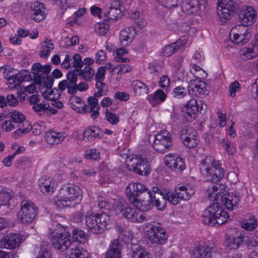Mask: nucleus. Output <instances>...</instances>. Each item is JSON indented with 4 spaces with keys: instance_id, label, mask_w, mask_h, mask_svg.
<instances>
[{
    "instance_id": "e2e57ef3",
    "label": "nucleus",
    "mask_w": 258,
    "mask_h": 258,
    "mask_svg": "<svg viewBox=\"0 0 258 258\" xmlns=\"http://www.w3.org/2000/svg\"><path fill=\"white\" fill-rule=\"evenodd\" d=\"M73 238L79 242H83L86 239L85 233L79 229H75L73 232Z\"/></svg>"
},
{
    "instance_id": "473e14b6",
    "label": "nucleus",
    "mask_w": 258,
    "mask_h": 258,
    "mask_svg": "<svg viewBox=\"0 0 258 258\" xmlns=\"http://www.w3.org/2000/svg\"><path fill=\"white\" fill-rule=\"evenodd\" d=\"M4 70V77L7 80V85L10 89H14L19 87L20 85V80L17 75L12 74V76H9L7 72L11 70V67L9 66H5L2 68Z\"/></svg>"
},
{
    "instance_id": "f3484780",
    "label": "nucleus",
    "mask_w": 258,
    "mask_h": 258,
    "mask_svg": "<svg viewBox=\"0 0 258 258\" xmlns=\"http://www.w3.org/2000/svg\"><path fill=\"white\" fill-rule=\"evenodd\" d=\"M165 165L172 170L181 172L185 168L183 159L175 154H168L164 157Z\"/></svg>"
},
{
    "instance_id": "f704fd0d",
    "label": "nucleus",
    "mask_w": 258,
    "mask_h": 258,
    "mask_svg": "<svg viewBox=\"0 0 258 258\" xmlns=\"http://www.w3.org/2000/svg\"><path fill=\"white\" fill-rule=\"evenodd\" d=\"M97 97L91 96L88 98V112L91 113V117L93 119H96L99 115L100 107Z\"/></svg>"
},
{
    "instance_id": "7ed1b4c3",
    "label": "nucleus",
    "mask_w": 258,
    "mask_h": 258,
    "mask_svg": "<svg viewBox=\"0 0 258 258\" xmlns=\"http://www.w3.org/2000/svg\"><path fill=\"white\" fill-rule=\"evenodd\" d=\"M203 221L212 226L222 225L229 219V215L219 203H214L207 207L203 213Z\"/></svg>"
},
{
    "instance_id": "bb28decb",
    "label": "nucleus",
    "mask_w": 258,
    "mask_h": 258,
    "mask_svg": "<svg viewBox=\"0 0 258 258\" xmlns=\"http://www.w3.org/2000/svg\"><path fill=\"white\" fill-rule=\"evenodd\" d=\"M202 0H185L182 5L181 10L186 15L197 12L201 6Z\"/></svg>"
},
{
    "instance_id": "58836bf2",
    "label": "nucleus",
    "mask_w": 258,
    "mask_h": 258,
    "mask_svg": "<svg viewBox=\"0 0 258 258\" xmlns=\"http://www.w3.org/2000/svg\"><path fill=\"white\" fill-rule=\"evenodd\" d=\"M98 201V205L99 209L103 211H114V208L116 207L115 202L120 201L119 200H114L113 199L109 201L103 197H99Z\"/></svg>"
},
{
    "instance_id": "13d9d810",
    "label": "nucleus",
    "mask_w": 258,
    "mask_h": 258,
    "mask_svg": "<svg viewBox=\"0 0 258 258\" xmlns=\"http://www.w3.org/2000/svg\"><path fill=\"white\" fill-rule=\"evenodd\" d=\"M100 152L95 149L87 150L85 153V157L88 159L97 160L100 158Z\"/></svg>"
},
{
    "instance_id": "412c9836",
    "label": "nucleus",
    "mask_w": 258,
    "mask_h": 258,
    "mask_svg": "<svg viewBox=\"0 0 258 258\" xmlns=\"http://www.w3.org/2000/svg\"><path fill=\"white\" fill-rule=\"evenodd\" d=\"M206 108V105L202 101H198L195 99H191L184 106L185 114L190 117H194L198 112L202 111Z\"/></svg>"
},
{
    "instance_id": "39448f33",
    "label": "nucleus",
    "mask_w": 258,
    "mask_h": 258,
    "mask_svg": "<svg viewBox=\"0 0 258 258\" xmlns=\"http://www.w3.org/2000/svg\"><path fill=\"white\" fill-rule=\"evenodd\" d=\"M50 233V241L55 249L64 251L71 245V235L61 225H57Z\"/></svg>"
},
{
    "instance_id": "393cba45",
    "label": "nucleus",
    "mask_w": 258,
    "mask_h": 258,
    "mask_svg": "<svg viewBox=\"0 0 258 258\" xmlns=\"http://www.w3.org/2000/svg\"><path fill=\"white\" fill-rule=\"evenodd\" d=\"M32 18L36 22H40L46 17L45 8L43 4L39 2H34L31 5Z\"/></svg>"
},
{
    "instance_id": "2f4dec72",
    "label": "nucleus",
    "mask_w": 258,
    "mask_h": 258,
    "mask_svg": "<svg viewBox=\"0 0 258 258\" xmlns=\"http://www.w3.org/2000/svg\"><path fill=\"white\" fill-rule=\"evenodd\" d=\"M244 240V236L241 233L235 236L227 235L225 237V245L229 249H236L240 246Z\"/></svg>"
},
{
    "instance_id": "09e8293b",
    "label": "nucleus",
    "mask_w": 258,
    "mask_h": 258,
    "mask_svg": "<svg viewBox=\"0 0 258 258\" xmlns=\"http://www.w3.org/2000/svg\"><path fill=\"white\" fill-rule=\"evenodd\" d=\"M105 15L112 20H116L122 16V10L119 9L105 8Z\"/></svg>"
},
{
    "instance_id": "5fc2aeb1",
    "label": "nucleus",
    "mask_w": 258,
    "mask_h": 258,
    "mask_svg": "<svg viewBox=\"0 0 258 258\" xmlns=\"http://www.w3.org/2000/svg\"><path fill=\"white\" fill-rule=\"evenodd\" d=\"M187 95L186 89L181 86L176 87L173 90L172 96L176 99H181Z\"/></svg>"
},
{
    "instance_id": "680f3d73",
    "label": "nucleus",
    "mask_w": 258,
    "mask_h": 258,
    "mask_svg": "<svg viewBox=\"0 0 258 258\" xmlns=\"http://www.w3.org/2000/svg\"><path fill=\"white\" fill-rule=\"evenodd\" d=\"M50 247L48 245H42L37 258H51Z\"/></svg>"
},
{
    "instance_id": "864d4df0",
    "label": "nucleus",
    "mask_w": 258,
    "mask_h": 258,
    "mask_svg": "<svg viewBox=\"0 0 258 258\" xmlns=\"http://www.w3.org/2000/svg\"><path fill=\"white\" fill-rule=\"evenodd\" d=\"M96 87L98 91L94 93L95 97H100L107 94L108 92V87L106 84L102 82H97L96 83Z\"/></svg>"
},
{
    "instance_id": "0e129e2a",
    "label": "nucleus",
    "mask_w": 258,
    "mask_h": 258,
    "mask_svg": "<svg viewBox=\"0 0 258 258\" xmlns=\"http://www.w3.org/2000/svg\"><path fill=\"white\" fill-rule=\"evenodd\" d=\"M179 0H157L158 3L168 9H172L177 6Z\"/></svg>"
},
{
    "instance_id": "7c9ffc66",
    "label": "nucleus",
    "mask_w": 258,
    "mask_h": 258,
    "mask_svg": "<svg viewBox=\"0 0 258 258\" xmlns=\"http://www.w3.org/2000/svg\"><path fill=\"white\" fill-rule=\"evenodd\" d=\"M166 98V94L161 89H157L147 97V100L153 106L158 105L164 102Z\"/></svg>"
},
{
    "instance_id": "ddd939ff",
    "label": "nucleus",
    "mask_w": 258,
    "mask_h": 258,
    "mask_svg": "<svg viewBox=\"0 0 258 258\" xmlns=\"http://www.w3.org/2000/svg\"><path fill=\"white\" fill-rule=\"evenodd\" d=\"M180 139L183 144L188 148L196 147L199 143L197 132L191 127L186 126L181 128Z\"/></svg>"
},
{
    "instance_id": "4c0bfd02",
    "label": "nucleus",
    "mask_w": 258,
    "mask_h": 258,
    "mask_svg": "<svg viewBox=\"0 0 258 258\" xmlns=\"http://www.w3.org/2000/svg\"><path fill=\"white\" fill-rule=\"evenodd\" d=\"M132 86L136 95L141 96L147 94L149 89L147 85L139 80H134L132 83Z\"/></svg>"
},
{
    "instance_id": "f257e3e1",
    "label": "nucleus",
    "mask_w": 258,
    "mask_h": 258,
    "mask_svg": "<svg viewBox=\"0 0 258 258\" xmlns=\"http://www.w3.org/2000/svg\"><path fill=\"white\" fill-rule=\"evenodd\" d=\"M83 198L82 189L77 185L67 183L61 186L53 200L58 209L73 208L79 205Z\"/></svg>"
},
{
    "instance_id": "37998d69",
    "label": "nucleus",
    "mask_w": 258,
    "mask_h": 258,
    "mask_svg": "<svg viewBox=\"0 0 258 258\" xmlns=\"http://www.w3.org/2000/svg\"><path fill=\"white\" fill-rule=\"evenodd\" d=\"M54 79L52 77L48 76L47 74L43 75L39 79L36 80L37 84H39L40 86H42V90L51 88L53 83Z\"/></svg>"
},
{
    "instance_id": "9b49d317",
    "label": "nucleus",
    "mask_w": 258,
    "mask_h": 258,
    "mask_svg": "<svg viewBox=\"0 0 258 258\" xmlns=\"http://www.w3.org/2000/svg\"><path fill=\"white\" fill-rule=\"evenodd\" d=\"M229 37L233 43L242 45L248 42L251 37V34L246 27L238 25L231 29Z\"/></svg>"
},
{
    "instance_id": "b1692460",
    "label": "nucleus",
    "mask_w": 258,
    "mask_h": 258,
    "mask_svg": "<svg viewBox=\"0 0 258 258\" xmlns=\"http://www.w3.org/2000/svg\"><path fill=\"white\" fill-rule=\"evenodd\" d=\"M66 137L67 134L64 132L50 130L45 133V140L48 144L54 145L62 142Z\"/></svg>"
},
{
    "instance_id": "f8f14e48",
    "label": "nucleus",
    "mask_w": 258,
    "mask_h": 258,
    "mask_svg": "<svg viewBox=\"0 0 258 258\" xmlns=\"http://www.w3.org/2000/svg\"><path fill=\"white\" fill-rule=\"evenodd\" d=\"M146 235L149 241L156 245L165 244L168 239L166 231L159 226H153L150 227L147 231Z\"/></svg>"
},
{
    "instance_id": "dca6fc26",
    "label": "nucleus",
    "mask_w": 258,
    "mask_h": 258,
    "mask_svg": "<svg viewBox=\"0 0 258 258\" xmlns=\"http://www.w3.org/2000/svg\"><path fill=\"white\" fill-rule=\"evenodd\" d=\"M188 93L192 96L201 97L208 94L209 89L207 84L200 80H193L189 82Z\"/></svg>"
},
{
    "instance_id": "69168bd1",
    "label": "nucleus",
    "mask_w": 258,
    "mask_h": 258,
    "mask_svg": "<svg viewBox=\"0 0 258 258\" xmlns=\"http://www.w3.org/2000/svg\"><path fill=\"white\" fill-rule=\"evenodd\" d=\"M87 9L85 8L80 9L74 13V22L80 24L81 22L83 16L86 14Z\"/></svg>"
},
{
    "instance_id": "603ef678",
    "label": "nucleus",
    "mask_w": 258,
    "mask_h": 258,
    "mask_svg": "<svg viewBox=\"0 0 258 258\" xmlns=\"http://www.w3.org/2000/svg\"><path fill=\"white\" fill-rule=\"evenodd\" d=\"M11 120L14 122L20 124L26 119L25 116L21 112L14 110L9 113Z\"/></svg>"
},
{
    "instance_id": "338daca9",
    "label": "nucleus",
    "mask_w": 258,
    "mask_h": 258,
    "mask_svg": "<svg viewBox=\"0 0 258 258\" xmlns=\"http://www.w3.org/2000/svg\"><path fill=\"white\" fill-rule=\"evenodd\" d=\"M176 50L177 49L173 43H172L164 47L162 50V54L166 57H168L172 55Z\"/></svg>"
},
{
    "instance_id": "bf43d9fd",
    "label": "nucleus",
    "mask_w": 258,
    "mask_h": 258,
    "mask_svg": "<svg viewBox=\"0 0 258 258\" xmlns=\"http://www.w3.org/2000/svg\"><path fill=\"white\" fill-rule=\"evenodd\" d=\"M95 32L100 35H104L108 30V26L103 23H97L95 25Z\"/></svg>"
},
{
    "instance_id": "6e6d98bb",
    "label": "nucleus",
    "mask_w": 258,
    "mask_h": 258,
    "mask_svg": "<svg viewBox=\"0 0 258 258\" xmlns=\"http://www.w3.org/2000/svg\"><path fill=\"white\" fill-rule=\"evenodd\" d=\"M95 72L90 67L86 66L83 70L80 72V75L83 79L88 81L92 79L94 76Z\"/></svg>"
},
{
    "instance_id": "a211bd4d",
    "label": "nucleus",
    "mask_w": 258,
    "mask_h": 258,
    "mask_svg": "<svg viewBox=\"0 0 258 258\" xmlns=\"http://www.w3.org/2000/svg\"><path fill=\"white\" fill-rule=\"evenodd\" d=\"M38 182L40 191L46 195H51L54 191L57 186L55 181L51 177L47 175L41 177L39 179Z\"/></svg>"
},
{
    "instance_id": "2eb2a0df",
    "label": "nucleus",
    "mask_w": 258,
    "mask_h": 258,
    "mask_svg": "<svg viewBox=\"0 0 258 258\" xmlns=\"http://www.w3.org/2000/svg\"><path fill=\"white\" fill-rule=\"evenodd\" d=\"M235 10L232 0H219L217 3V13L223 21L229 19Z\"/></svg>"
},
{
    "instance_id": "4be33fe9",
    "label": "nucleus",
    "mask_w": 258,
    "mask_h": 258,
    "mask_svg": "<svg viewBox=\"0 0 258 258\" xmlns=\"http://www.w3.org/2000/svg\"><path fill=\"white\" fill-rule=\"evenodd\" d=\"M137 34L136 28L134 27H125L122 29L119 34V41L121 45L126 46L131 43Z\"/></svg>"
},
{
    "instance_id": "423d86ee",
    "label": "nucleus",
    "mask_w": 258,
    "mask_h": 258,
    "mask_svg": "<svg viewBox=\"0 0 258 258\" xmlns=\"http://www.w3.org/2000/svg\"><path fill=\"white\" fill-rule=\"evenodd\" d=\"M116 207L114 211L117 214H121L132 222L142 223L146 220L144 214L139 209L132 208L127 203L121 200L115 202Z\"/></svg>"
},
{
    "instance_id": "ea45409f",
    "label": "nucleus",
    "mask_w": 258,
    "mask_h": 258,
    "mask_svg": "<svg viewBox=\"0 0 258 258\" xmlns=\"http://www.w3.org/2000/svg\"><path fill=\"white\" fill-rule=\"evenodd\" d=\"M120 245L117 240L112 242L106 253V258H120Z\"/></svg>"
},
{
    "instance_id": "c03bdc74",
    "label": "nucleus",
    "mask_w": 258,
    "mask_h": 258,
    "mask_svg": "<svg viewBox=\"0 0 258 258\" xmlns=\"http://www.w3.org/2000/svg\"><path fill=\"white\" fill-rule=\"evenodd\" d=\"M257 226V220L252 216H250L248 219L243 221L241 223L242 228L249 231L253 230Z\"/></svg>"
},
{
    "instance_id": "20e7f679",
    "label": "nucleus",
    "mask_w": 258,
    "mask_h": 258,
    "mask_svg": "<svg viewBox=\"0 0 258 258\" xmlns=\"http://www.w3.org/2000/svg\"><path fill=\"white\" fill-rule=\"evenodd\" d=\"M110 223L109 215L104 213H88L85 215V225L90 233L100 234Z\"/></svg>"
},
{
    "instance_id": "c85d7f7f",
    "label": "nucleus",
    "mask_w": 258,
    "mask_h": 258,
    "mask_svg": "<svg viewBox=\"0 0 258 258\" xmlns=\"http://www.w3.org/2000/svg\"><path fill=\"white\" fill-rule=\"evenodd\" d=\"M102 136V130L97 126H92L84 130L83 139L85 142H90L96 138H100Z\"/></svg>"
},
{
    "instance_id": "4d7b16f0",
    "label": "nucleus",
    "mask_w": 258,
    "mask_h": 258,
    "mask_svg": "<svg viewBox=\"0 0 258 258\" xmlns=\"http://www.w3.org/2000/svg\"><path fill=\"white\" fill-rule=\"evenodd\" d=\"M105 117L108 122L112 125H116L119 121V117L115 113L110 112L108 109L106 110Z\"/></svg>"
},
{
    "instance_id": "3c124183",
    "label": "nucleus",
    "mask_w": 258,
    "mask_h": 258,
    "mask_svg": "<svg viewBox=\"0 0 258 258\" xmlns=\"http://www.w3.org/2000/svg\"><path fill=\"white\" fill-rule=\"evenodd\" d=\"M240 55L242 59L247 60L255 57L256 53L251 48L243 47L240 49Z\"/></svg>"
},
{
    "instance_id": "79ce46f5",
    "label": "nucleus",
    "mask_w": 258,
    "mask_h": 258,
    "mask_svg": "<svg viewBox=\"0 0 258 258\" xmlns=\"http://www.w3.org/2000/svg\"><path fill=\"white\" fill-rule=\"evenodd\" d=\"M43 96L47 100L55 101L60 96L59 91L57 89H51V88L41 91Z\"/></svg>"
},
{
    "instance_id": "0eeeda50",
    "label": "nucleus",
    "mask_w": 258,
    "mask_h": 258,
    "mask_svg": "<svg viewBox=\"0 0 258 258\" xmlns=\"http://www.w3.org/2000/svg\"><path fill=\"white\" fill-rule=\"evenodd\" d=\"M153 192L154 193V201L155 206L159 210H163L166 205V201H168L170 203L176 205L178 203V200L180 199L176 195L170 192L168 189H165L161 191L158 188L153 187Z\"/></svg>"
},
{
    "instance_id": "6e6552de",
    "label": "nucleus",
    "mask_w": 258,
    "mask_h": 258,
    "mask_svg": "<svg viewBox=\"0 0 258 258\" xmlns=\"http://www.w3.org/2000/svg\"><path fill=\"white\" fill-rule=\"evenodd\" d=\"M37 212V207L32 202L23 200L21 203V210L17 214V220L23 224L33 222Z\"/></svg>"
},
{
    "instance_id": "4468645a",
    "label": "nucleus",
    "mask_w": 258,
    "mask_h": 258,
    "mask_svg": "<svg viewBox=\"0 0 258 258\" xmlns=\"http://www.w3.org/2000/svg\"><path fill=\"white\" fill-rule=\"evenodd\" d=\"M150 191L143 183L132 182L128 183L125 189L126 195L132 203H135L139 196L145 191Z\"/></svg>"
},
{
    "instance_id": "72a5a7b5",
    "label": "nucleus",
    "mask_w": 258,
    "mask_h": 258,
    "mask_svg": "<svg viewBox=\"0 0 258 258\" xmlns=\"http://www.w3.org/2000/svg\"><path fill=\"white\" fill-rule=\"evenodd\" d=\"M175 191L178 198L187 200L195 194V190L192 186L187 185L176 187Z\"/></svg>"
},
{
    "instance_id": "6ab92c4d",
    "label": "nucleus",
    "mask_w": 258,
    "mask_h": 258,
    "mask_svg": "<svg viewBox=\"0 0 258 258\" xmlns=\"http://www.w3.org/2000/svg\"><path fill=\"white\" fill-rule=\"evenodd\" d=\"M21 240V236L18 234L10 233L1 239L0 247L2 248L13 249L20 245Z\"/></svg>"
},
{
    "instance_id": "8fccbe9b",
    "label": "nucleus",
    "mask_w": 258,
    "mask_h": 258,
    "mask_svg": "<svg viewBox=\"0 0 258 258\" xmlns=\"http://www.w3.org/2000/svg\"><path fill=\"white\" fill-rule=\"evenodd\" d=\"M11 199L10 193L5 190H0V210L3 207L9 209V202Z\"/></svg>"
},
{
    "instance_id": "5701e85b",
    "label": "nucleus",
    "mask_w": 258,
    "mask_h": 258,
    "mask_svg": "<svg viewBox=\"0 0 258 258\" xmlns=\"http://www.w3.org/2000/svg\"><path fill=\"white\" fill-rule=\"evenodd\" d=\"M226 192V187L224 184H212L207 189L206 194L209 198L216 202L222 198L223 194Z\"/></svg>"
},
{
    "instance_id": "c756f323",
    "label": "nucleus",
    "mask_w": 258,
    "mask_h": 258,
    "mask_svg": "<svg viewBox=\"0 0 258 258\" xmlns=\"http://www.w3.org/2000/svg\"><path fill=\"white\" fill-rule=\"evenodd\" d=\"M212 248L206 242H201L196 247L194 254L197 258H212Z\"/></svg>"
},
{
    "instance_id": "774afa93",
    "label": "nucleus",
    "mask_w": 258,
    "mask_h": 258,
    "mask_svg": "<svg viewBox=\"0 0 258 258\" xmlns=\"http://www.w3.org/2000/svg\"><path fill=\"white\" fill-rule=\"evenodd\" d=\"M170 84V80L168 76L163 75L160 78L159 86L163 89L167 90Z\"/></svg>"
},
{
    "instance_id": "cd10ccee",
    "label": "nucleus",
    "mask_w": 258,
    "mask_h": 258,
    "mask_svg": "<svg viewBox=\"0 0 258 258\" xmlns=\"http://www.w3.org/2000/svg\"><path fill=\"white\" fill-rule=\"evenodd\" d=\"M69 103L72 109L78 113H88L87 106L81 98L73 95L70 97Z\"/></svg>"
},
{
    "instance_id": "1a4fd4ad",
    "label": "nucleus",
    "mask_w": 258,
    "mask_h": 258,
    "mask_svg": "<svg viewBox=\"0 0 258 258\" xmlns=\"http://www.w3.org/2000/svg\"><path fill=\"white\" fill-rule=\"evenodd\" d=\"M172 144L171 134L167 131H162L154 137L152 147L157 152L163 153L170 150Z\"/></svg>"
},
{
    "instance_id": "e433bc0d",
    "label": "nucleus",
    "mask_w": 258,
    "mask_h": 258,
    "mask_svg": "<svg viewBox=\"0 0 258 258\" xmlns=\"http://www.w3.org/2000/svg\"><path fill=\"white\" fill-rule=\"evenodd\" d=\"M50 70L51 67L49 65L43 66L39 63H35L32 67L31 72L38 79L43 75L48 74Z\"/></svg>"
},
{
    "instance_id": "aec40b11",
    "label": "nucleus",
    "mask_w": 258,
    "mask_h": 258,
    "mask_svg": "<svg viewBox=\"0 0 258 258\" xmlns=\"http://www.w3.org/2000/svg\"><path fill=\"white\" fill-rule=\"evenodd\" d=\"M257 15L256 11L251 7L245 6L239 13V19L241 25L246 26L252 24L255 21Z\"/></svg>"
},
{
    "instance_id": "9d476101",
    "label": "nucleus",
    "mask_w": 258,
    "mask_h": 258,
    "mask_svg": "<svg viewBox=\"0 0 258 258\" xmlns=\"http://www.w3.org/2000/svg\"><path fill=\"white\" fill-rule=\"evenodd\" d=\"M125 164L130 170L140 175L148 174L149 166L147 162L139 156H126Z\"/></svg>"
},
{
    "instance_id": "f03ea898",
    "label": "nucleus",
    "mask_w": 258,
    "mask_h": 258,
    "mask_svg": "<svg viewBox=\"0 0 258 258\" xmlns=\"http://www.w3.org/2000/svg\"><path fill=\"white\" fill-rule=\"evenodd\" d=\"M200 169L206 179L212 182L219 181L224 175V170L220 166L219 161L212 157H206L202 161Z\"/></svg>"
},
{
    "instance_id": "a18cd8bd",
    "label": "nucleus",
    "mask_w": 258,
    "mask_h": 258,
    "mask_svg": "<svg viewBox=\"0 0 258 258\" xmlns=\"http://www.w3.org/2000/svg\"><path fill=\"white\" fill-rule=\"evenodd\" d=\"M221 143L228 154L233 155L236 152V146L233 141L227 138H224Z\"/></svg>"
},
{
    "instance_id": "a878e982",
    "label": "nucleus",
    "mask_w": 258,
    "mask_h": 258,
    "mask_svg": "<svg viewBox=\"0 0 258 258\" xmlns=\"http://www.w3.org/2000/svg\"><path fill=\"white\" fill-rule=\"evenodd\" d=\"M239 198L233 193L226 194L225 192L222 198L219 201L230 210H233L237 208L239 202Z\"/></svg>"
},
{
    "instance_id": "052dcab7",
    "label": "nucleus",
    "mask_w": 258,
    "mask_h": 258,
    "mask_svg": "<svg viewBox=\"0 0 258 258\" xmlns=\"http://www.w3.org/2000/svg\"><path fill=\"white\" fill-rule=\"evenodd\" d=\"M107 59L106 53L103 50H98L95 55V59L97 63L101 64L105 63Z\"/></svg>"
},
{
    "instance_id": "de8ad7c7",
    "label": "nucleus",
    "mask_w": 258,
    "mask_h": 258,
    "mask_svg": "<svg viewBox=\"0 0 258 258\" xmlns=\"http://www.w3.org/2000/svg\"><path fill=\"white\" fill-rule=\"evenodd\" d=\"M197 63H192L190 66V72L196 78H204L207 76L205 71Z\"/></svg>"
},
{
    "instance_id": "49530a36",
    "label": "nucleus",
    "mask_w": 258,
    "mask_h": 258,
    "mask_svg": "<svg viewBox=\"0 0 258 258\" xmlns=\"http://www.w3.org/2000/svg\"><path fill=\"white\" fill-rule=\"evenodd\" d=\"M69 258H90L86 251L79 246L72 248L70 251Z\"/></svg>"
},
{
    "instance_id": "c9c22d12",
    "label": "nucleus",
    "mask_w": 258,
    "mask_h": 258,
    "mask_svg": "<svg viewBox=\"0 0 258 258\" xmlns=\"http://www.w3.org/2000/svg\"><path fill=\"white\" fill-rule=\"evenodd\" d=\"M149 199L147 201H138L137 200L136 202L134 203L136 204L138 209H140L141 211H146L150 210L152 207V205H155L154 199V193L153 190L148 191Z\"/></svg>"
},
{
    "instance_id": "a19ab883",
    "label": "nucleus",
    "mask_w": 258,
    "mask_h": 258,
    "mask_svg": "<svg viewBox=\"0 0 258 258\" xmlns=\"http://www.w3.org/2000/svg\"><path fill=\"white\" fill-rule=\"evenodd\" d=\"M54 49V44L50 40H47L41 44L39 55L42 58H47Z\"/></svg>"
}]
</instances>
